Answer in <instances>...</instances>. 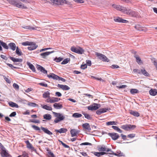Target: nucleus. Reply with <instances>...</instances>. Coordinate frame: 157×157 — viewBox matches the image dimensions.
<instances>
[{"label":"nucleus","instance_id":"nucleus-1","mask_svg":"<svg viewBox=\"0 0 157 157\" xmlns=\"http://www.w3.org/2000/svg\"><path fill=\"white\" fill-rule=\"evenodd\" d=\"M52 113L56 117L54 120V122L55 123H58L59 121H63L65 118V116L62 114L54 112H52Z\"/></svg>","mask_w":157,"mask_h":157},{"label":"nucleus","instance_id":"nucleus-2","mask_svg":"<svg viewBox=\"0 0 157 157\" xmlns=\"http://www.w3.org/2000/svg\"><path fill=\"white\" fill-rule=\"evenodd\" d=\"M71 50L72 52L79 54H82L84 51L82 48L80 47H75L73 46L71 48Z\"/></svg>","mask_w":157,"mask_h":157},{"label":"nucleus","instance_id":"nucleus-3","mask_svg":"<svg viewBox=\"0 0 157 157\" xmlns=\"http://www.w3.org/2000/svg\"><path fill=\"white\" fill-rule=\"evenodd\" d=\"M95 54L99 59L104 62H109V59L105 55L98 52H95Z\"/></svg>","mask_w":157,"mask_h":157},{"label":"nucleus","instance_id":"nucleus-4","mask_svg":"<svg viewBox=\"0 0 157 157\" xmlns=\"http://www.w3.org/2000/svg\"><path fill=\"white\" fill-rule=\"evenodd\" d=\"M136 127V126L134 125L125 124L121 125V128L126 131H129L131 129H133Z\"/></svg>","mask_w":157,"mask_h":157},{"label":"nucleus","instance_id":"nucleus-5","mask_svg":"<svg viewBox=\"0 0 157 157\" xmlns=\"http://www.w3.org/2000/svg\"><path fill=\"white\" fill-rule=\"evenodd\" d=\"M124 13H126L131 16L134 17H136L138 15L137 12L133 11L130 9H127L126 8V10L125 11Z\"/></svg>","mask_w":157,"mask_h":157},{"label":"nucleus","instance_id":"nucleus-6","mask_svg":"<svg viewBox=\"0 0 157 157\" xmlns=\"http://www.w3.org/2000/svg\"><path fill=\"white\" fill-rule=\"evenodd\" d=\"M97 148L98 151H107L110 152H113V151H111V149L109 148H107L105 147V146H98Z\"/></svg>","mask_w":157,"mask_h":157},{"label":"nucleus","instance_id":"nucleus-7","mask_svg":"<svg viewBox=\"0 0 157 157\" xmlns=\"http://www.w3.org/2000/svg\"><path fill=\"white\" fill-rule=\"evenodd\" d=\"M113 6L114 8L117 9L118 10L121 11L124 13L125 11L126 10V7L122 6H120L119 5L113 4Z\"/></svg>","mask_w":157,"mask_h":157},{"label":"nucleus","instance_id":"nucleus-8","mask_svg":"<svg viewBox=\"0 0 157 157\" xmlns=\"http://www.w3.org/2000/svg\"><path fill=\"white\" fill-rule=\"evenodd\" d=\"M100 107V105L99 104L94 103L92 105L89 106L88 107V109L89 110H96L98 109Z\"/></svg>","mask_w":157,"mask_h":157},{"label":"nucleus","instance_id":"nucleus-9","mask_svg":"<svg viewBox=\"0 0 157 157\" xmlns=\"http://www.w3.org/2000/svg\"><path fill=\"white\" fill-rule=\"evenodd\" d=\"M108 134L111 136L113 140H116L119 137V135L116 133H109Z\"/></svg>","mask_w":157,"mask_h":157},{"label":"nucleus","instance_id":"nucleus-10","mask_svg":"<svg viewBox=\"0 0 157 157\" xmlns=\"http://www.w3.org/2000/svg\"><path fill=\"white\" fill-rule=\"evenodd\" d=\"M14 6L17 7L24 9H26L27 8V7L24 6V5L21 2H17V1H16L15 3H14Z\"/></svg>","mask_w":157,"mask_h":157},{"label":"nucleus","instance_id":"nucleus-11","mask_svg":"<svg viewBox=\"0 0 157 157\" xmlns=\"http://www.w3.org/2000/svg\"><path fill=\"white\" fill-rule=\"evenodd\" d=\"M21 27L26 29H30V30H37V28H38L36 26L35 27L29 25H23L21 26Z\"/></svg>","mask_w":157,"mask_h":157},{"label":"nucleus","instance_id":"nucleus-12","mask_svg":"<svg viewBox=\"0 0 157 157\" xmlns=\"http://www.w3.org/2000/svg\"><path fill=\"white\" fill-rule=\"evenodd\" d=\"M60 100V98L56 97H52L51 98H48L47 100L48 102H50L51 103H54L58 102Z\"/></svg>","mask_w":157,"mask_h":157},{"label":"nucleus","instance_id":"nucleus-13","mask_svg":"<svg viewBox=\"0 0 157 157\" xmlns=\"http://www.w3.org/2000/svg\"><path fill=\"white\" fill-rule=\"evenodd\" d=\"M114 20L115 21L117 22H120L123 23H126L128 22V21L122 19L121 18L119 17H117L116 18H114Z\"/></svg>","mask_w":157,"mask_h":157},{"label":"nucleus","instance_id":"nucleus-14","mask_svg":"<svg viewBox=\"0 0 157 157\" xmlns=\"http://www.w3.org/2000/svg\"><path fill=\"white\" fill-rule=\"evenodd\" d=\"M32 43L31 44L29 45L30 46L28 47V49L29 50H32L36 49L38 47L37 45H36V44L33 42H31Z\"/></svg>","mask_w":157,"mask_h":157},{"label":"nucleus","instance_id":"nucleus-15","mask_svg":"<svg viewBox=\"0 0 157 157\" xmlns=\"http://www.w3.org/2000/svg\"><path fill=\"white\" fill-rule=\"evenodd\" d=\"M109 154L111 155H113L116 156L121 157L125 156L124 154L123 153L121 152L120 151H117L116 153H114L113 151V152H109Z\"/></svg>","mask_w":157,"mask_h":157},{"label":"nucleus","instance_id":"nucleus-16","mask_svg":"<svg viewBox=\"0 0 157 157\" xmlns=\"http://www.w3.org/2000/svg\"><path fill=\"white\" fill-rule=\"evenodd\" d=\"M1 155L2 157H11V156L5 150H2L1 152Z\"/></svg>","mask_w":157,"mask_h":157},{"label":"nucleus","instance_id":"nucleus-17","mask_svg":"<svg viewBox=\"0 0 157 157\" xmlns=\"http://www.w3.org/2000/svg\"><path fill=\"white\" fill-rule=\"evenodd\" d=\"M54 51L47 52L43 53H41L40 54V55L42 58L45 59L49 55L52 53Z\"/></svg>","mask_w":157,"mask_h":157},{"label":"nucleus","instance_id":"nucleus-18","mask_svg":"<svg viewBox=\"0 0 157 157\" xmlns=\"http://www.w3.org/2000/svg\"><path fill=\"white\" fill-rule=\"evenodd\" d=\"M82 126L84 129L87 130L88 132H90L91 130V128L90 127V125L88 123H85L83 124Z\"/></svg>","mask_w":157,"mask_h":157},{"label":"nucleus","instance_id":"nucleus-19","mask_svg":"<svg viewBox=\"0 0 157 157\" xmlns=\"http://www.w3.org/2000/svg\"><path fill=\"white\" fill-rule=\"evenodd\" d=\"M57 86L63 90H69L70 89V88L69 86L66 85H64L58 84Z\"/></svg>","mask_w":157,"mask_h":157},{"label":"nucleus","instance_id":"nucleus-20","mask_svg":"<svg viewBox=\"0 0 157 157\" xmlns=\"http://www.w3.org/2000/svg\"><path fill=\"white\" fill-rule=\"evenodd\" d=\"M71 137H74L77 135L79 133V131L77 130L74 129H71L70 131Z\"/></svg>","mask_w":157,"mask_h":157},{"label":"nucleus","instance_id":"nucleus-21","mask_svg":"<svg viewBox=\"0 0 157 157\" xmlns=\"http://www.w3.org/2000/svg\"><path fill=\"white\" fill-rule=\"evenodd\" d=\"M37 68L38 70H40V71L42 72L43 73L47 74V71L42 66L40 65H37Z\"/></svg>","mask_w":157,"mask_h":157},{"label":"nucleus","instance_id":"nucleus-22","mask_svg":"<svg viewBox=\"0 0 157 157\" xmlns=\"http://www.w3.org/2000/svg\"><path fill=\"white\" fill-rule=\"evenodd\" d=\"M47 76L49 78H51L56 80L58 79V76L54 74L51 73L49 75H48Z\"/></svg>","mask_w":157,"mask_h":157},{"label":"nucleus","instance_id":"nucleus-23","mask_svg":"<svg viewBox=\"0 0 157 157\" xmlns=\"http://www.w3.org/2000/svg\"><path fill=\"white\" fill-rule=\"evenodd\" d=\"M149 93L150 95L152 96H155L157 94V90L151 89L149 90Z\"/></svg>","mask_w":157,"mask_h":157},{"label":"nucleus","instance_id":"nucleus-24","mask_svg":"<svg viewBox=\"0 0 157 157\" xmlns=\"http://www.w3.org/2000/svg\"><path fill=\"white\" fill-rule=\"evenodd\" d=\"M41 129L44 131V132L47 134L51 135L52 134V133L49 131L47 128L44 127H40Z\"/></svg>","mask_w":157,"mask_h":157},{"label":"nucleus","instance_id":"nucleus-25","mask_svg":"<svg viewBox=\"0 0 157 157\" xmlns=\"http://www.w3.org/2000/svg\"><path fill=\"white\" fill-rule=\"evenodd\" d=\"M10 58L14 62H21L22 61V59H21L16 58H15L11 56L10 57Z\"/></svg>","mask_w":157,"mask_h":157},{"label":"nucleus","instance_id":"nucleus-26","mask_svg":"<svg viewBox=\"0 0 157 157\" xmlns=\"http://www.w3.org/2000/svg\"><path fill=\"white\" fill-rule=\"evenodd\" d=\"M141 74H142L145 76L149 77V74L145 70L144 68L140 70Z\"/></svg>","mask_w":157,"mask_h":157},{"label":"nucleus","instance_id":"nucleus-27","mask_svg":"<svg viewBox=\"0 0 157 157\" xmlns=\"http://www.w3.org/2000/svg\"><path fill=\"white\" fill-rule=\"evenodd\" d=\"M8 46H9L10 48L13 51H14L17 48L15 44L13 43H9Z\"/></svg>","mask_w":157,"mask_h":157},{"label":"nucleus","instance_id":"nucleus-28","mask_svg":"<svg viewBox=\"0 0 157 157\" xmlns=\"http://www.w3.org/2000/svg\"><path fill=\"white\" fill-rule=\"evenodd\" d=\"M67 131V129L64 128H61L59 130L55 129V132H57L60 133H65Z\"/></svg>","mask_w":157,"mask_h":157},{"label":"nucleus","instance_id":"nucleus-29","mask_svg":"<svg viewBox=\"0 0 157 157\" xmlns=\"http://www.w3.org/2000/svg\"><path fill=\"white\" fill-rule=\"evenodd\" d=\"M53 106L55 108L57 109H61L63 108L62 105L58 103H55L54 104Z\"/></svg>","mask_w":157,"mask_h":157},{"label":"nucleus","instance_id":"nucleus-30","mask_svg":"<svg viewBox=\"0 0 157 157\" xmlns=\"http://www.w3.org/2000/svg\"><path fill=\"white\" fill-rule=\"evenodd\" d=\"M134 57L136 59V61L138 64H140L142 63V61L141 60L140 58L138 55L135 54Z\"/></svg>","mask_w":157,"mask_h":157},{"label":"nucleus","instance_id":"nucleus-31","mask_svg":"<svg viewBox=\"0 0 157 157\" xmlns=\"http://www.w3.org/2000/svg\"><path fill=\"white\" fill-rule=\"evenodd\" d=\"M93 153L94 155L98 157H100L101 155H102L105 154H107V153L105 152H92Z\"/></svg>","mask_w":157,"mask_h":157},{"label":"nucleus","instance_id":"nucleus-32","mask_svg":"<svg viewBox=\"0 0 157 157\" xmlns=\"http://www.w3.org/2000/svg\"><path fill=\"white\" fill-rule=\"evenodd\" d=\"M0 44L4 48L6 49H9V46L7 45L6 43L4 42L2 40H0Z\"/></svg>","mask_w":157,"mask_h":157},{"label":"nucleus","instance_id":"nucleus-33","mask_svg":"<svg viewBox=\"0 0 157 157\" xmlns=\"http://www.w3.org/2000/svg\"><path fill=\"white\" fill-rule=\"evenodd\" d=\"M9 104L10 106L12 107H15L17 108L19 107V106L17 104L13 102L10 101L9 102Z\"/></svg>","mask_w":157,"mask_h":157},{"label":"nucleus","instance_id":"nucleus-34","mask_svg":"<svg viewBox=\"0 0 157 157\" xmlns=\"http://www.w3.org/2000/svg\"><path fill=\"white\" fill-rule=\"evenodd\" d=\"M27 65L29 66V68L32 70L34 72L35 71V67L32 64L29 62H27Z\"/></svg>","mask_w":157,"mask_h":157},{"label":"nucleus","instance_id":"nucleus-35","mask_svg":"<svg viewBox=\"0 0 157 157\" xmlns=\"http://www.w3.org/2000/svg\"><path fill=\"white\" fill-rule=\"evenodd\" d=\"M41 106L43 108L48 110H52V108L51 107L46 105H41Z\"/></svg>","mask_w":157,"mask_h":157},{"label":"nucleus","instance_id":"nucleus-36","mask_svg":"<svg viewBox=\"0 0 157 157\" xmlns=\"http://www.w3.org/2000/svg\"><path fill=\"white\" fill-rule=\"evenodd\" d=\"M130 113L135 117H139L140 116L139 113L136 111L131 110L130 112Z\"/></svg>","mask_w":157,"mask_h":157},{"label":"nucleus","instance_id":"nucleus-37","mask_svg":"<svg viewBox=\"0 0 157 157\" xmlns=\"http://www.w3.org/2000/svg\"><path fill=\"white\" fill-rule=\"evenodd\" d=\"M63 4L70 5V2L66 0H59V5H61Z\"/></svg>","mask_w":157,"mask_h":157},{"label":"nucleus","instance_id":"nucleus-38","mask_svg":"<svg viewBox=\"0 0 157 157\" xmlns=\"http://www.w3.org/2000/svg\"><path fill=\"white\" fill-rule=\"evenodd\" d=\"M112 128H113L114 130L117 131L119 133H121L122 132V131L118 127L115 126H112Z\"/></svg>","mask_w":157,"mask_h":157},{"label":"nucleus","instance_id":"nucleus-39","mask_svg":"<svg viewBox=\"0 0 157 157\" xmlns=\"http://www.w3.org/2000/svg\"><path fill=\"white\" fill-rule=\"evenodd\" d=\"M43 117L44 119L48 120H50L52 118L51 115L48 114H47L44 115Z\"/></svg>","mask_w":157,"mask_h":157},{"label":"nucleus","instance_id":"nucleus-40","mask_svg":"<svg viewBox=\"0 0 157 157\" xmlns=\"http://www.w3.org/2000/svg\"><path fill=\"white\" fill-rule=\"evenodd\" d=\"M50 93L48 91H47L44 92L43 94V96L44 98H47L50 97Z\"/></svg>","mask_w":157,"mask_h":157},{"label":"nucleus","instance_id":"nucleus-41","mask_svg":"<svg viewBox=\"0 0 157 157\" xmlns=\"http://www.w3.org/2000/svg\"><path fill=\"white\" fill-rule=\"evenodd\" d=\"M82 115L78 113H75L73 114L72 115V117L74 118H79L80 117L82 116Z\"/></svg>","mask_w":157,"mask_h":157},{"label":"nucleus","instance_id":"nucleus-42","mask_svg":"<svg viewBox=\"0 0 157 157\" xmlns=\"http://www.w3.org/2000/svg\"><path fill=\"white\" fill-rule=\"evenodd\" d=\"M25 143L26 144L27 147L29 149H32L33 148L32 145L30 143L29 140L25 141Z\"/></svg>","mask_w":157,"mask_h":157},{"label":"nucleus","instance_id":"nucleus-43","mask_svg":"<svg viewBox=\"0 0 157 157\" xmlns=\"http://www.w3.org/2000/svg\"><path fill=\"white\" fill-rule=\"evenodd\" d=\"M16 54L18 56H20L22 54V52L18 47L16 48Z\"/></svg>","mask_w":157,"mask_h":157},{"label":"nucleus","instance_id":"nucleus-44","mask_svg":"<svg viewBox=\"0 0 157 157\" xmlns=\"http://www.w3.org/2000/svg\"><path fill=\"white\" fill-rule=\"evenodd\" d=\"M130 92L131 94H135L138 93L139 91L136 89H132L131 90Z\"/></svg>","mask_w":157,"mask_h":157},{"label":"nucleus","instance_id":"nucleus-45","mask_svg":"<svg viewBox=\"0 0 157 157\" xmlns=\"http://www.w3.org/2000/svg\"><path fill=\"white\" fill-rule=\"evenodd\" d=\"M135 28L137 30L143 31V28L139 25H136L135 26Z\"/></svg>","mask_w":157,"mask_h":157},{"label":"nucleus","instance_id":"nucleus-46","mask_svg":"<svg viewBox=\"0 0 157 157\" xmlns=\"http://www.w3.org/2000/svg\"><path fill=\"white\" fill-rule=\"evenodd\" d=\"M28 105L29 106L36 107H38V105L36 104L34 102H30L28 104Z\"/></svg>","mask_w":157,"mask_h":157},{"label":"nucleus","instance_id":"nucleus-47","mask_svg":"<svg viewBox=\"0 0 157 157\" xmlns=\"http://www.w3.org/2000/svg\"><path fill=\"white\" fill-rule=\"evenodd\" d=\"M50 1L54 4L59 5V0H50Z\"/></svg>","mask_w":157,"mask_h":157},{"label":"nucleus","instance_id":"nucleus-48","mask_svg":"<svg viewBox=\"0 0 157 157\" xmlns=\"http://www.w3.org/2000/svg\"><path fill=\"white\" fill-rule=\"evenodd\" d=\"M106 124L107 125L109 126L112 125H117V122L114 121H109L107 122L106 123Z\"/></svg>","mask_w":157,"mask_h":157},{"label":"nucleus","instance_id":"nucleus-49","mask_svg":"<svg viewBox=\"0 0 157 157\" xmlns=\"http://www.w3.org/2000/svg\"><path fill=\"white\" fill-rule=\"evenodd\" d=\"M82 114L84 115L85 117L87 119L91 120V119L92 117L90 115L85 113H83Z\"/></svg>","mask_w":157,"mask_h":157},{"label":"nucleus","instance_id":"nucleus-50","mask_svg":"<svg viewBox=\"0 0 157 157\" xmlns=\"http://www.w3.org/2000/svg\"><path fill=\"white\" fill-rule=\"evenodd\" d=\"M63 59V58L59 57L58 58L56 57L54 59V60L57 62H59Z\"/></svg>","mask_w":157,"mask_h":157},{"label":"nucleus","instance_id":"nucleus-51","mask_svg":"<svg viewBox=\"0 0 157 157\" xmlns=\"http://www.w3.org/2000/svg\"><path fill=\"white\" fill-rule=\"evenodd\" d=\"M70 60L69 58H67L65 59L61 63L62 64H65L67 63Z\"/></svg>","mask_w":157,"mask_h":157},{"label":"nucleus","instance_id":"nucleus-52","mask_svg":"<svg viewBox=\"0 0 157 157\" xmlns=\"http://www.w3.org/2000/svg\"><path fill=\"white\" fill-rule=\"evenodd\" d=\"M47 151H48V156L49 157H55L53 153L50 150H48Z\"/></svg>","mask_w":157,"mask_h":157},{"label":"nucleus","instance_id":"nucleus-53","mask_svg":"<svg viewBox=\"0 0 157 157\" xmlns=\"http://www.w3.org/2000/svg\"><path fill=\"white\" fill-rule=\"evenodd\" d=\"M31 42L30 41H26L25 42H23L21 44L22 45L24 46H27V45H29L30 44H32Z\"/></svg>","mask_w":157,"mask_h":157},{"label":"nucleus","instance_id":"nucleus-54","mask_svg":"<svg viewBox=\"0 0 157 157\" xmlns=\"http://www.w3.org/2000/svg\"><path fill=\"white\" fill-rule=\"evenodd\" d=\"M1 75L3 76L4 79L6 81V82L9 83H10L11 82L9 79L5 75Z\"/></svg>","mask_w":157,"mask_h":157},{"label":"nucleus","instance_id":"nucleus-55","mask_svg":"<svg viewBox=\"0 0 157 157\" xmlns=\"http://www.w3.org/2000/svg\"><path fill=\"white\" fill-rule=\"evenodd\" d=\"M30 122H33L35 123H40V121L39 120H30Z\"/></svg>","mask_w":157,"mask_h":157},{"label":"nucleus","instance_id":"nucleus-56","mask_svg":"<svg viewBox=\"0 0 157 157\" xmlns=\"http://www.w3.org/2000/svg\"><path fill=\"white\" fill-rule=\"evenodd\" d=\"M32 128H33L36 131H40V129L39 127L38 126H37L35 125H33L32 126Z\"/></svg>","mask_w":157,"mask_h":157},{"label":"nucleus","instance_id":"nucleus-57","mask_svg":"<svg viewBox=\"0 0 157 157\" xmlns=\"http://www.w3.org/2000/svg\"><path fill=\"white\" fill-rule=\"evenodd\" d=\"M7 1L13 5H14L15 2H16L15 0H7Z\"/></svg>","mask_w":157,"mask_h":157},{"label":"nucleus","instance_id":"nucleus-58","mask_svg":"<svg viewBox=\"0 0 157 157\" xmlns=\"http://www.w3.org/2000/svg\"><path fill=\"white\" fill-rule=\"evenodd\" d=\"M135 134H131L128 135L127 136L128 137L132 138L135 137Z\"/></svg>","mask_w":157,"mask_h":157},{"label":"nucleus","instance_id":"nucleus-59","mask_svg":"<svg viewBox=\"0 0 157 157\" xmlns=\"http://www.w3.org/2000/svg\"><path fill=\"white\" fill-rule=\"evenodd\" d=\"M102 110L100 109L96 111V113L98 115H100L101 113H103V112L101 111Z\"/></svg>","mask_w":157,"mask_h":157},{"label":"nucleus","instance_id":"nucleus-60","mask_svg":"<svg viewBox=\"0 0 157 157\" xmlns=\"http://www.w3.org/2000/svg\"><path fill=\"white\" fill-rule=\"evenodd\" d=\"M133 71L135 73H138L139 74H141L140 70L135 69L133 70Z\"/></svg>","mask_w":157,"mask_h":157},{"label":"nucleus","instance_id":"nucleus-61","mask_svg":"<svg viewBox=\"0 0 157 157\" xmlns=\"http://www.w3.org/2000/svg\"><path fill=\"white\" fill-rule=\"evenodd\" d=\"M87 65L86 64H82L81 66V68L82 69H85L87 68Z\"/></svg>","mask_w":157,"mask_h":157},{"label":"nucleus","instance_id":"nucleus-62","mask_svg":"<svg viewBox=\"0 0 157 157\" xmlns=\"http://www.w3.org/2000/svg\"><path fill=\"white\" fill-rule=\"evenodd\" d=\"M13 87L15 89H18L19 86L16 83H14L13 84Z\"/></svg>","mask_w":157,"mask_h":157},{"label":"nucleus","instance_id":"nucleus-63","mask_svg":"<svg viewBox=\"0 0 157 157\" xmlns=\"http://www.w3.org/2000/svg\"><path fill=\"white\" fill-rule=\"evenodd\" d=\"M111 67L112 69H115V68H119V67L118 65H117L113 64V65H112L111 66Z\"/></svg>","mask_w":157,"mask_h":157},{"label":"nucleus","instance_id":"nucleus-64","mask_svg":"<svg viewBox=\"0 0 157 157\" xmlns=\"http://www.w3.org/2000/svg\"><path fill=\"white\" fill-rule=\"evenodd\" d=\"M117 88L120 89L126 88L127 87V86L126 85H122L120 86H117Z\"/></svg>","mask_w":157,"mask_h":157}]
</instances>
